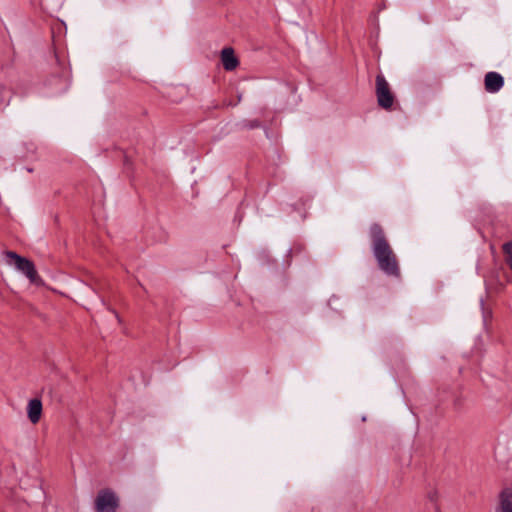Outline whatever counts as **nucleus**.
Returning a JSON list of instances; mask_svg holds the SVG:
<instances>
[{
	"mask_svg": "<svg viewBox=\"0 0 512 512\" xmlns=\"http://www.w3.org/2000/svg\"><path fill=\"white\" fill-rule=\"evenodd\" d=\"M221 62L227 71H233L239 65V61L231 47H226L221 51Z\"/></svg>",
	"mask_w": 512,
	"mask_h": 512,
	"instance_id": "nucleus-7",
	"label": "nucleus"
},
{
	"mask_svg": "<svg viewBox=\"0 0 512 512\" xmlns=\"http://www.w3.org/2000/svg\"><path fill=\"white\" fill-rule=\"evenodd\" d=\"M6 257L13 260L15 268L23 273L32 283L41 284L42 280L39 277L35 265L29 259L18 255L13 251H7Z\"/></svg>",
	"mask_w": 512,
	"mask_h": 512,
	"instance_id": "nucleus-2",
	"label": "nucleus"
},
{
	"mask_svg": "<svg viewBox=\"0 0 512 512\" xmlns=\"http://www.w3.org/2000/svg\"><path fill=\"white\" fill-rule=\"evenodd\" d=\"M376 97L378 105L383 109H391L394 103V95L389 83L382 74L376 76Z\"/></svg>",
	"mask_w": 512,
	"mask_h": 512,
	"instance_id": "nucleus-3",
	"label": "nucleus"
},
{
	"mask_svg": "<svg viewBox=\"0 0 512 512\" xmlns=\"http://www.w3.org/2000/svg\"><path fill=\"white\" fill-rule=\"evenodd\" d=\"M43 406L38 398L28 401L27 404V417L32 424H37L42 417Z\"/></svg>",
	"mask_w": 512,
	"mask_h": 512,
	"instance_id": "nucleus-6",
	"label": "nucleus"
},
{
	"mask_svg": "<svg viewBox=\"0 0 512 512\" xmlns=\"http://www.w3.org/2000/svg\"><path fill=\"white\" fill-rule=\"evenodd\" d=\"M484 85L487 92L496 93L503 87L504 79L497 72H488L484 78Z\"/></svg>",
	"mask_w": 512,
	"mask_h": 512,
	"instance_id": "nucleus-5",
	"label": "nucleus"
},
{
	"mask_svg": "<svg viewBox=\"0 0 512 512\" xmlns=\"http://www.w3.org/2000/svg\"><path fill=\"white\" fill-rule=\"evenodd\" d=\"M119 507V498L110 489H103L98 492L95 499V508L97 512H117Z\"/></svg>",
	"mask_w": 512,
	"mask_h": 512,
	"instance_id": "nucleus-4",
	"label": "nucleus"
},
{
	"mask_svg": "<svg viewBox=\"0 0 512 512\" xmlns=\"http://www.w3.org/2000/svg\"><path fill=\"white\" fill-rule=\"evenodd\" d=\"M504 252L506 254V261L512 269V241L504 245Z\"/></svg>",
	"mask_w": 512,
	"mask_h": 512,
	"instance_id": "nucleus-9",
	"label": "nucleus"
},
{
	"mask_svg": "<svg viewBox=\"0 0 512 512\" xmlns=\"http://www.w3.org/2000/svg\"><path fill=\"white\" fill-rule=\"evenodd\" d=\"M370 237L372 239L373 253L379 268L388 275L398 276L399 266L396 255L385 237L383 228L379 224L371 225Z\"/></svg>",
	"mask_w": 512,
	"mask_h": 512,
	"instance_id": "nucleus-1",
	"label": "nucleus"
},
{
	"mask_svg": "<svg viewBox=\"0 0 512 512\" xmlns=\"http://www.w3.org/2000/svg\"><path fill=\"white\" fill-rule=\"evenodd\" d=\"M496 512H512V489H504L499 496Z\"/></svg>",
	"mask_w": 512,
	"mask_h": 512,
	"instance_id": "nucleus-8",
	"label": "nucleus"
}]
</instances>
